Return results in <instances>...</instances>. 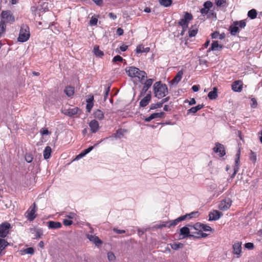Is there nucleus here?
Segmentation results:
<instances>
[{
	"label": "nucleus",
	"mask_w": 262,
	"mask_h": 262,
	"mask_svg": "<svg viewBox=\"0 0 262 262\" xmlns=\"http://www.w3.org/2000/svg\"><path fill=\"white\" fill-rule=\"evenodd\" d=\"M234 24L236 25L237 26H239L241 28H244L246 25V23L244 20H241L239 21H234Z\"/></svg>",
	"instance_id": "a18cd8bd"
},
{
	"label": "nucleus",
	"mask_w": 262,
	"mask_h": 262,
	"mask_svg": "<svg viewBox=\"0 0 262 262\" xmlns=\"http://www.w3.org/2000/svg\"><path fill=\"white\" fill-rule=\"evenodd\" d=\"M215 3L217 7L224 6L226 4V0H215Z\"/></svg>",
	"instance_id": "09e8293b"
},
{
	"label": "nucleus",
	"mask_w": 262,
	"mask_h": 262,
	"mask_svg": "<svg viewBox=\"0 0 262 262\" xmlns=\"http://www.w3.org/2000/svg\"><path fill=\"white\" fill-rule=\"evenodd\" d=\"M153 119L157 118H162L164 117V113L163 112L155 113L151 114Z\"/></svg>",
	"instance_id": "79ce46f5"
},
{
	"label": "nucleus",
	"mask_w": 262,
	"mask_h": 262,
	"mask_svg": "<svg viewBox=\"0 0 262 262\" xmlns=\"http://www.w3.org/2000/svg\"><path fill=\"white\" fill-rule=\"evenodd\" d=\"M87 238L91 242L94 243L96 246H98L99 244H101L102 243V241L97 236L88 234L87 235Z\"/></svg>",
	"instance_id": "4be33fe9"
},
{
	"label": "nucleus",
	"mask_w": 262,
	"mask_h": 262,
	"mask_svg": "<svg viewBox=\"0 0 262 262\" xmlns=\"http://www.w3.org/2000/svg\"><path fill=\"white\" fill-rule=\"evenodd\" d=\"M125 72L128 76L137 79L141 83H143L144 79L147 77V74L145 72L141 71L135 67L126 68Z\"/></svg>",
	"instance_id": "f257e3e1"
},
{
	"label": "nucleus",
	"mask_w": 262,
	"mask_h": 262,
	"mask_svg": "<svg viewBox=\"0 0 262 262\" xmlns=\"http://www.w3.org/2000/svg\"><path fill=\"white\" fill-rule=\"evenodd\" d=\"M162 106V103L161 102H158L157 103H152L150 105V110H154L158 108H160Z\"/></svg>",
	"instance_id": "c03bdc74"
},
{
	"label": "nucleus",
	"mask_w": 262,
	"mask_h": 262,
	"mask_svg": "<svg viewBox=\"0 0 262 262\" xmlns=\"http://www.w3.org/2000/svg\"><path fill=\"white\" fill-rule=\"evenodd\" d=\"M11 228L10 224L7 222L0 224V237L5 238L9 234Z\"/></svg>",
	"instance_id": "39448f33"
},
{
	"label": "nucleus",
	"mask_w": 262,
	"mask_h": 262,
	"mask_svg": "<svg viewBox=\"0 0 262 262\" xmlns=\"http://www.w3.org/2000/svg\"><path fill=\"white\" fill-rule=\"evenodd\" d=\"M110 91V86L108 85L107 86H106L105 88V93H104V99L105 101L106 100V99L107 98V96L108 95Z\"/></svg>",
	"instance_id": "4d7b16f0"
},
{
	"label": "nucleus",
	"mask_w": 262,
	"mask_h": 262,
	"mask_svg": "<svg viewBox=\"0 0 262 262\" xmlns=\"http://www.w3.org/2000/svg\"><path fill=\"white\" fill-rule=\"evenodd\" d=\"M200 12L202 13V14H203L204 15L208 14V17H210L211 14H213V13H212L211 12H209V9H208L205 8L204 7L201 9Z\"/></svg>",
	"instance_id": "37998d69"
},
{
	"label": "nucleus",
	"mask_w": 262,
	"mask_h": 262,
	"mask_svg": "<svg viewBox=\"0 0 262 262\" xmlns=\"http://www.w3.org/2000/svg\"><path fill=\"white\" fill-rule=\"evenodd\" d=\"M223 213L217 210H213L209 214V221H216L219 220Z\"/></svg>",
	"instance_id": "f8f14e48"
},
{
	"label": "nucleus",
	"mask_w": 262,
	"mask_h": 262,
	"mask_svg": "<svg viewBox=\"0 0 262 262\" xmlns=\"http://www.w3.org/2000/svg\"><path fill=\"white\" fill-rule=\"evenodd\" d=\"M212 230V228L206 225V224H202V231H211Z\"/></svg>",
	"instance_id": "864d4df0"
},
{
	"label": "nucleus",
	"mask_w": 262,
	"mask_h": 262,
	"mask_svg": "<svg viewBox=\"0 0 262 262\" xmlns=\"http://www.w3.org/2000/svg\"><path fill=\"white\" fill-rule=\"evenodd\" d=\"M170 246L171 248L174 250H177L183 247V244L181 243L170 244Z\"/></svg>",
	"instance_id": "f704fd0d"
},
{
	"label": "nucleus",
	"mask_w": 262,
	"mask_h": 262,
	"mask_svg": "<svg viewBox=\"0 0 262 262\" xmlns=\"http://www.w3.org/2000/svg\"><path fill=\"white\" fill-rule=\"evenodd\" d=\"M93 105H94L93 103H87L86 104V108L88 112L90 113L91 112V111L93 106Z\"/></svg>",
	"instance_id": "0e129e2a"
},
{
	"label": "nucleus",
	"mask_w": 262,
	"mask_h": 262,
	"mask_svg": "<svg viewBox=\"0 0 262 262\" xmlns=\"http://www.w3.org/2000/svg\"><path fill=\"white\" fill-rule=\"evenodd\" d=\"M192 19V15L188 12H185L184 18L180 20L178 24L182 27L183 31L186 30L188 23Z\"/></svg>",
	"instance_id": "423d86ee"
},
{
	"label": "nucleus",
	"mask_w": 262,
	"mask_h": 262,
	"mask_svg": "<svg viewBox=\"0 0 262 262\" xmlns=\"http://www.w3.org/2000/svg\"><path fill=\"white\" fill-rule=\"evenodd\" d=\"M243 82L241 80H236L233 82L232 90L235 92H241L243 90Z\"/></svg>",
	"instance_id": "9b49d317"
},
{
	"label": "nucleus",
	"mask_w": 262,
	"mask_h": 262,
	"mask_svg": "<svg viewBox=\"0 0 262 262\" xmlns=\"http://www.w3.org/2000/svg\"><path fill=\"white\" fill-rule=\"evenodd\" d=\"M217 89L216 88H214L213 90L210 92L208 94V97L210 100H213L217 97Z\"/></svg>",
	"instance_id": "cd10ccee"
},
{
	"label": "nucleus",
	"mask_w": 262,
	"mask_h": 262,
	"mask_svg": "<svg viewBox=\"0 0 262 262\" xmlns=\"http://www.w3.org/2000/svg\"><path fill=\"white\" fill-rule=\"evenodd\" d=\"M204 107V105L202 104H199L196 106L192 107L190 109L187 110V114L189 113L192 114H195L198 111L200 110Z\"/></svg>",
	"instance_id": "a878e982"
},
{
	"label": "nucleus",
	"mask_w": 262,
	"mask_h": 262,
	"mask_svg": "<svg viewBox=\"0 0 262 262\" xmlns=\"http://www.w3.org/2000/svg\"><path fill=\"white\" fill-rule=\"evenodd\" d=\"M9 245L8 242L6 241V243H3L0 246V256L2 255V253L3 251L5 249V248Z\"/></svg>",
	"instance_id": "bf43d9fd"
},
{
	"label": "nucleus",
	"mask_w": 262,
	"mask_h": 262,
	"mask_svg": "<svg viewBox=\"0 0 262 262\" xmlns=\"http://www.w3.org/2000/svg\"><path fill=\"white\" fill-rule=\"evenodd\" d=\"M49 229H56L62 227L61 224L59 222L49 221L47 223Z\"/></svg>",
	"instance_id": "f3484780"
},
{
	"label": "nucleus",
	"mask_w": 262,
	"mask_h": 262,
	"mask_svg": "<svg viewBox=\"0 0 262 262\" xmlns=\"http://www.w3.org/2000/svg\"><path fill=\"white\" fill-rule=\"evenodd\" d=\"M123 59L122 57H121L119 55H117L113 58V61L114 62H116L118 61L121 62L123 61Z\"/></svg>",
	"instance_id": "13d9d810"
},
{
	"label": "nucleus",
	"mask_w": 262,
	"mask_h": 262,
	"mask_svg": "<svg viewBox=\"0 0 262 262\" xmlns=\"http://www.w3.org/2000/svg\"><path fill=\"white\" fill-rule=\"evenodd\" d=\"M180 235H183V238H185V237H190V236L193 237V235H194V234H191L190 233V230L188 228V227H186V226L181 228L180 229Z\"/></svg>",
	"instance_id": "2eb2a0df"
},
{
	"label": "nucleus",
	"mask_w": 262,
	"mask_h": 262,
	"mask_svg": "<svg viewBox=\"0 0 262 262\" xmlns=\"http://www.w3.org/2000/svg\"><path fill=\"white\" fill-rule=\"evenodd\" d=\"M51 148L49 146H46L43 152L44 159L46 160L49 159L51 156Z\"/></svg>",
	"instance_id": "393cba45"
},
{
	"label": "nucleus",
	"mask_w": 262,
	"mask_h": 262,
	"mask_svg": "<svg viewBox=\"0 0 262 262\" xmlns=\"http://www.w3.org/2000/svg\"><path fill=\"white\" fill-rule=\"evenodd\" d=\"M107 258L109 261H114L115 259V256L114 253L112 252L107 253Z\"/></svg>",
	"instance_id": "603ef678"
},
{
	"label": "nucleus",
	"mask_w": 262,
	"mask_h": 262,
	"mask_svg": "<svg viewBox=\"0 0 262 262\" xmlns=\"http://www.w3.org/2000/svg\"><path fill=\"white\" fill-rule=\"evenodd\" d=\"M79 109L77 107H75L72 108H70L68 110H66L64 111V114L70 116L72 117L74 115H75L78 114V111H79Z\"/></svg>",
	"instance_id": "6ab92c4d"
},
{
	"label": "nucleus",
	"mask_w": 262,
	"mask_h": 262,
	"mask_svg": "<svg viewBox=\"0 0 262 262\" xmlns=\"http://www.w3.org/2000/svg\"><path fill=\"white\" fill-rule=\"evenodd\" d=\"M198 215V212H192L190 213L186 214L182 216L185 217V220L187 219H191L193 217H195L196 216V215Z\"/></svg>",
	"instance_id": "4c0bfd02"
},
{
	"label": "nucleus",
	"mask_w": 262,
	"mask_h": 262,
	"mask_svg": "<svg viewBox=\"0 0 262 262\" xmlns=\"http://www.w3.org/2000/svg\"><path fill=\"white\" fill-rule=\"evenodd\" d=\"M94 53L96 56L99 57H101L103 55V52L99 50V46H94Z\"/></svg>",
	"instance_id": "2f4dec72"
},
{
	"label": "nucleus",
	"mask_w": 262,
	"mask_h": 262,
	"mask_svg": "<svg viewBox=\"0 0 262 262\" xmlns=\"http://www.w3.org/2000/svg\"><path fill=\"white\" fill-rule=\"evenodd\" d=\"M245 247L249 250H252L254 248V245L252 243H247L245 244Z\"/></svg>",
	"instance_id": "052dcab7"
},
{
	"label": "nucleus",
	"mask_w": 262,
	"mask_h": 262,
	"mask_svg": "<svg viewBox=\"0 0 262 262\" xmlns=\"http://www.w3.org/2000/svg\"><path fill=\"white\" fill-rule=\"evenodd\" d=\"M35 207H36L35 204L34 203L33 207V208L31 207L30 208L31 210H29L26 212L27 213V217L28 219L30 221L34 220L35 219V218L36 217V215L35 214V213L36 212Z\"/></svg>",
	"instance_id": "4468645a"
},
{
	"label": "nucleus",
	"mask_w": 262,
	"mask_h": 262,
	"mask_svg": "<svg viewBox=\"0 0 262 262\" xmlns=\"http://www.w3.org/2000/svg\"><path fill=\"white\" fill-rule=\"evenodd\" d=\"M64 91L68 97H71L74 94V88L72 86H68L66 87Z\"/></svg>",
	"instance_id": "c756f323"
},
{
	"label": "nucleus",
	"mask_w": 262,
	"mask_h": 262,
	"mask_svg": "<svg viewBox=\"0 0 262 262\" xmlns=\"http://www.w3.org/2000/svg\"><path fill=\"white\" fill-rule=\"evenodd\" d=\"M126 132V130L124 129H119L117 130L115 135V137L117 138H121L124 136V134Z\"/></svg>",
	"instance_id": "72a5a7b5"
},
{
	"label": "nucleus",
	"mask_w": 262,
	"mask_h": 262,
	"mask_svg": "<svg viewBox=\"0 0 262 262\" xmlns=\"http://www.w3.org/2000/svg\"><path fill=\"white\" fill-rule=\"evenodd\" d=\"M40 133L42 135H47L49 134V132L47 129L41 128Z\"/></svg>",
	"instance_id": "774afa93"
},
{
	"label": "nucleus",
	"mask_w": 262,
	"mask_h": 262,
	"mask_svg": "<svg viewBox=\"0 0 262 262\" xmlns=\"http://www.w3.org/2000/svg\"><path fill=\"white\" fill-rule=\"evenodd\" d=\"M242 244L241 242H235L232 246L233 253L237 255V257L240 256L242 252Z\"/></svg>",
	"instance_id": "9d476101"
},
{
	"label": "nucleus",
	"mask_w": 262,
	"mask_h": 262,
	"mask_svg": "<svg viewBox=\"0 0 262 262\" xmlns=\"http://www.w3.org/2000/svg\"><path fill=\"white\" fill-rule=\"evenodd\" d=\"M154 80L152 79H148L147 80H145L142 84H143V87L142 90V94H145L146 92L148 91L149 88L151 86L153 83Z\"/></svg>",
	"instance_id": "ddd939ff"
},
{
	"label": "nucleus",
	"mask_w": 262,
	"mask_h": 262,
	"mask_svg": "<svg viewBox=\"0 0 262 262\" xmlns=\"http://www.w3.org/2000/svg\"><path fill=\"white\" fill-rule=\"evenodd\" d=\"M213 150L215 153L219 152L221 157H223L226 154L224 146L218 142L215 143V146L213 148Z\"/></svg>",
	"instance_id": "6e6552de"
},
{
	"label": "nucleus",
	"mask_w": 262,
	"mask_h": 262,
	"mask_svg": "<svg viewBox=\"0 0 262 262\" xmlns=\"http://www.w3.org/2000/svg\"><path fill=\"white\" fill-rule=\"evenodd\" d=\"M94 117L99 120H102L104 118L103 113L100 110H97L94 113Z\"/></svg>",
	"instance_id": "7c9ffc66"
},
{
	"label": "nucleus",
	"mask_w": 262,
	"mask_h": 262,
	"mask_svg": "<svg viewBox=\"0 0 262 262\" xmlns=\"http://www.w3.org/2000/svg\"><path fill=\"white\" fill-rule=\"evenodd\" d=\"M239 157H240V151L238 150L236 154V158L235 159V164L233 167L234 172L230 176L231 179H233L237 171H238L239 167Z\"/></svg>",
	"instance_id": "1a4fd4ad"
},
{
	"label": "nucleus",
	"mask_w": 262,
	"mask_h": 262,
	"mask_svg": "<svg viewBox=\"0 0 262 262\" xmlns=\"http://www.w3.org/2000/svg\"><path fill=\"white\" fill-rule=\"evenodd\" d=\"M2 20L4 23L12 24L15 21L14 16L10 10L3 11L1 13Z\"/></svg>",
	"instance_id": "20e7f679"
},
{
	"label": "nucleus",
	"mask_w": 262,
	"mask_h": 262,
	"mask_svg": "<svg viewBox=\"0 0 262 262\" xmlns=\"http://www.w3.org/2000/svg\"><path fill=\"white\" fill-rule=\"evenodd\" d=\"M63 224L64 225H65L66 226H70L73 224V221L71 220L64 219L63 221Z\"/></svg>",
	"instance_id": "680f3d73"
},
{
	"label": "nucleus",
	"mask_w": 262,
	"mask_h": 262,
	"mask_svg": "<svg viewBox=\"0 0 262 262\" xmlns=\"http://www.w3.org/2000/svg\"><path fill=\"white\" fill-rule=\"evenodd\" d=\"M150 49L148 47L144 48L143 45H140L137 47L136 48V52L137 53H147L149 51Z\"/></svg>",
	"instance_id": "c85d7f7f"
},
{
	"label": "nucleus",
	"mask_w": 262,
	"mask_h": 262,
	"mask_svg": "<svg viewBox=\"0 0 262 262\" xmlns=\"http://www.w3.org/2000/svg\"><path fill=\"white\" fill-rule=\"evenodd\" d=\"M198 29L196 27L193 28V27H192L188 31L189 36L190 37L195 36L198 33Z\"/></svg>",
	"instance_id": "e433bc0d"
},
{
	"label": "nucleus",
	"mask_w": 262,
	"mask_h": 262,
	"mask_svg": "<svg viewBox=\"0 0 262 262\" xmlns=\"http://www.w3.org/2000/svg\"><path fill=\"white\" fill-rule=\"evenodd\" d=\"M94 97L93 95H89V98L86 99L87 103H93Z\"/></svg>",
	"instance_id": "e2e57ef3"
},
{
	"label": "nucleus",
	"mask_w": 262,
	"mask_h": 262,
	"mask_svg": "<svg viewBox=\"0 0 262 262\" xmlns=\"http://www.w3.org/2000/svg\"><path fill=\"white\" fill-rule=\"evenodd\" d=\"M25 160L28 163H31L33 160V157L31 154H27L25 156Z\"/></svg>",
	"instance_id": "8fccbe9b"
},
{
	"label": "nucleus",
	"mask_w": 262,
	"mask_h": 262,
	"mask_svg": "<svg viewBox=\"0 0 262 262\" xmlns=\"http://www.w3.org/2000/svg\"><path fill=\"white\" fill-rule=\"evenodd\" d=\"M212 3L210 1H206L204 3L203 6L204 7L208 9H210L212 7Z\"/></svg>",
	"instance_id": "6e6d98bb"
},
{
	"label": "nucleus",
	"mask_w": 262,
	"mask_h": 262,
	"mask_svg": "<svg viewBox=\"0 0 262 262\" xmlns=\"http://www.w3.org/2000/svg\"><path fill=\"white\" fill-rule=\"evenodd\" d=\"M155 97L158 99L162 98L168 94V89L165 84H162L161 81L156 82L153 86Z\"/></svg>",
	"instance_id": "f03ea898"
},
{
	"label": "nucleus",
	"mask_w": 262,
	"mask_h": 262,
	"mask_svg": "<svg viewBox=\"0 0 262 262\" xmlns=\"http://www.w3.org/2000/svg\"><path fill=\"white\" fill-rule=\"evenodd\" d=\"M30 29L26 25L21 26L17 40L19 42H24L27 41L30 38Z\"/></svg>",
	"instance_id": "7ed1b4c3"
},
{
	"label": "nucleus",
	"mask_w": 262,
	"mask_h": 262,
	"mask_svg": "<svg viewBox=\"0 0 262 262\" xmlns=\"http://www.w3.org/2000/svg\"><path fill=\"white\" fill-rule=\"evenodd\" d=\"M257 13L256 10L254 9L250 10L248 13V16L251 19L255 18L257 16Z\"/></svg>",
	"instance_id": "c9c22d12"
},
{
	"label": "nucleus",
	"mask_w": 262,
	"mask_h": 262,
	"mask_svg": "<svg viewBox=\"0 0 262 262\" xmlns=\"http://www.w3.org/2000/svg\"><path fill=\"white\" fill-rule=\"evenodd\" d=\"M191 228H193L194 229L199 231L198 232L202 231V223H196L193 226H189Z\"/></svg>",
	"instance_id": "ea45409f"
},
{
	"label": "nucleus",
	"mask_w": 262,
	"mask_h": 262,
	"mask_svg": "<svg viewBox=\"0 0 262 262\" xmlns=\"http://www.w3.org/2000/svg\"><path fill=\"white\" fill-rule=\"evenodd\" d=\"M151 94H148L145 96L140 102V106L141 107H145L147 106L151 100Z\"/></svg>",
	"instance_id": "a211bd4d"
},
{
	"label": "nucleus",
	"mask_w": 262,
	"mask_h": 262,
	"mask_svg": "<svg viewBox=\"0 0 262 262\" xmlns=\"http://www.w3.org/2000/svg\"><path fill=\"white\" fill-rule=\"evenodd\" d=\"M157 229H162L164 227H168V223L163 222L162 224H157L155 226Z\"/></svg>",
	"instance_id": "5fc2aeb1"
},
{
	"label": "nucleus",
	"mask_w": 262,
	"mask_h": 262,
	"mask_svg": "<svg viewBox=\"0 0 262 262\" xmlns=\"http://www.w3.org/2000/svg\"><path fill=\"white\" fill-rule=\"evenodd\" d=\"M232 202V201L230 198H226L220 202L219 209L222 211L227 210L230 207Z\"/></svg>",
	"instance_id": "0eeeda50"
},
{
	"label": "nucleus",
	"mask_w": 262,
	"mask_h": 262,
	"mask_svg": "<svg viewBox=\"0 0 262 262\" xmlns=\"http://www.w3.org/2000/svg\"><path fill=\"white\" fill-rule=\"evenodd\" d=\"M229 30L232 35H235L239 32V29L236 25L233 24L230 26Z\"/></svg>",
	"instance_id": "bb28decb"
},
{
	"label": "nucleus",
	"mask_w": 262,
	"mask_h": 262,
	"mask_svg": "<svg viewBox=\"0 0 262 262\" xmlns=\"http://www.w3.org/2000/svg\"><path fill=\"white\" fill-rule=\"evenodd\" d=\"M185 217L181 216H180L174 220L169 221V222H167L168 223V228H170L171 227H174L176 226L179 222L184 221Z\"/></svg>",
	"instance_id": "aec40b11"
},
{
	"label": "nucleus",
	"mask_w": 262,
	"mask_h": 262,
	"mask_svg": "<svg viewBox=\"0 0 262 262\" xmlns=\"http://www.w3.org/2000/svg\"><path fill=\"white\" fill-rule=\"evenodd\" d=\"M160 4L164 7H167L171 5V0H159Z\"/></svg>",
	"instance_id": "58836bf2"
},
{
	"label": "nucleus",
	"mask_w": 262,
	"mask_h": 262,
	"mask_svg": "<svg viewBox=\"0 0 262 262\" xmlns=\"http://www.w3.org/2000/svg\"><path fill=\"white\" fill-rule=\"evenodd\" d=\"M223 48V46L219 45L217 41H213L211 44L210 48L209 50L216 51L220 50Z\"/></svg>",
	"instance_id": "b1692460"
},
{
	"label": "nucleus",
	"mask_w": 262,
	"mask_h": 262,
	"mask_svg": "<svg viewBox=\"0 0 262 262\" xmlns=\"http://www.w3.org/2000/svg\"><path fill=\"white\" fill-rule=\"evenodd\" d=\"M98 22V18L95 17H92L90 22L89 24L91 26H96Z\"/></svg>",
	"instance_id": "de8ad7c7"
},
{
	"label": "nucleus",
	"mask_w": 262,
	"mask_h": 262,
	"mask_svg": "<svg viewBox=\"0 0 262 262\" xmlns=\"http://www.w3.org/2000/svg\"><path fill=\"white\" fill-rule=\"evenodd\" d=\"M30 232L34 234V236L33 237V239H38L42 235V232L40 229H36L35 228H30Z\"/></svg>",
	"instance_id": "412c9836"
},
{
	"label": "nucleus",
	"mask_w": 262,
	"mask_h": 262,
	"mask_svg": "<svg viewBox=\"0 0 262 262\" xmlns=\"http://www.w3.org/2000/svg\"><path fill=\"white\" fill-rule=\"evenodd\" d=\"M249 158L253 163H255L256 161V155L252 150L250 151Z\"/></svg>",
	"instance_id": "49530a36"
},
{
	"label": "nucleus",
	"mask_w": 262,
	"mask_h": 262,
	"mask_svg": "<svg viewBox=\"0 0 262 262\" xmlns=\"http://www.w3.org/2000/svg\"><path fill=\"white\" fill-rule=\"evenodd\" d=\"M89 126L91 128L92 133H95L97 132L99 128V123L96 120H93L89 123Z\"/></svg>",
	"instance_id": "dca6fc26"
},
{
	"label": "nucleus",
	"mask_w": 262,
	"mask_h": 262,
	"mask_svg": "<svg viewBox=\"0 0 262 262\" xmlns=\"http://www.w3.org/2000/svg\"><path fill=\"white\" fill-rule=\"evenodd\" d=\"M6 28V25L4 23V21H1L0 22V37L2 36V34L5 32Z\"/></svg>",
	"instance_id": "a19ab883"
},
{
	"label": "nucleus",
	"mask_w": 262,
	"mask_h": 262,
	"mask_svg": "<svg viewBox=\"0 0 262 262\" xmlns=\"http://www.w3.org/2000/svg\"><path fill=\"white\" fill-rule=\"evenodd\" d=\"M20 252L22 254H27L33 255L34 253V250L33 248L30 247L20 250Z\"/></svg>",
	"instance_id": "473e14b6"
},
{
	"label": "nucleus",
	"mask_w": 262,
	"mask_h": 262,
	"mask_svg": "<svg viewBox=\"0 0 262 262\" xmlns=\"http://www.w3.org/2000/svg\"><path fill=\"white\" fill-rule=\"evenodd\" d=\"M251 101L252 102V103L251 104V107L253 108L256 107L257 105L256 100L255 98H252Z\"/></svg>",
	"instance_id": "338daca9"
},
{
	"label": "nucleus",
	"mask_w": 262,
	"mask_h": 262,
	"mask_svg": "<svg viewBox=\"0 0 262 262\" xmlns=\"http://www.w3.org/2000/svg\"><path fill=\"white\" fill-rule=\"evenodd\" d=\"M207 236V234L205 233H203L201 232H197L196 235H193V237L195 238H200V237H205Z\"/></svg>",
	"instance_id": "3c124183"
},
{
	"label": "nucleus",
	"mask_w": 262,
	"mask_h": 262,
	"mask_svg": "<svg viewBox=\"0 0 262 262\" xmlns=\"http://www.w3.org/2000/svg\"><path fill=\"white\" fill-rule=\"evenodd\" d=\"M183 72L182 70L179 71L176 76L171 80L170 83L171 84H177L181 80Z\"/></svg>",
	"instance_id": "5701e85b"
},
{
	"label": "nucleus",
	"mask_w": 262,
	"mask_h": 262,
	"mask_svg": "<svg viewBox=\"0 0 262 262\" xmlns=\"http://www.w3.org/2000/svg\"><path fill=\"white\" fill-rule=\"evenodd\" d=\"M113 231L117 234H123L125 233V231L124 230H120L117 228H114Z\"/></svg>",
	"instance_id": "69168bd1"
}]
</instances>
